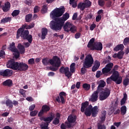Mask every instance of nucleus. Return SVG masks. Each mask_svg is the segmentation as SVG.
I'll return each mask as SVG.
<instances>
[{
  "label": "nucleus",
  "mask_w": 129,
  "mask_h": 129,
  "mask_svg": "<svg viewBox=\"0 0 129 129\" xmlns=\"http://www.w3.org/2000/svg\"><path fill=\"white\" fill-rule=\"evenodd\" d=\"M109 74L112 75L106 79L107 84H111L112 81L115 82L116 84H121L122 82V77L119 76V73L118 71L113 69L109 73Z\"/></svg>",
  "instance_id": "obj_4"
},
{
  "label": "nucleus",
  "mask_w": 129,
  "mask_h": 129,
  "mask_svg": "<svg viewBox=\"0 0 129 129\" xmlns=\"http://www.w3.org/2000/svg\"><path fill=\"white\" fill-rule=\"evenodd\" d=\"M36 107V105L33 104L30 106L29 108V111H33L34 109H35V108Z\"/></svg>",
  "instance_id": "obj_55"
},
{
  "label": "nucleus",
  "mask_w": 129,
  "mask_h": 129,
  "mask_svg": "<svg viewBox=\"0 0 129 129\" xmlns=\"http://www.w3.org/2000/svg\"><path fill=\"white\" fill-rule=\"evenodd\" d=\"M124 49V46L122 44H118L114 48V51H123Z\"/></svg>",
  "instance_id": "obj_24"
},
{
  "label": "nucleus",
  "mask_w": 129,
  "mask_h": 129,
  "mask_svg": "<svg viewBox=\"0 0 129 129\" xmlns=\"http://www.w3.org/2000/svg\"><path fill=\"white\" fill-rule=\"evenodd\" d=\"M75 63L73 62L70 66V70L72 73L75 72Z\"/></svg>",
  "instance_id": "obj_39"
},
{
  "label": "nucleus",
  "mask_w": 129,
  "mask_h": 129,
  "mask_svg": "<svg viewBox=\"0 0 129 129\" xmlns=\"http://www.w3.org/2000/svg\"><path fill=\"white\" fill-rule=\"evenodd\" d=\"M110 95V90L108 88L102 91L99 94V99L101 101L105 100Z\"/></svg>",
  "instance_id": "obj_9"
},
{
  "label": "nucleus",
  "mask_w": 129,
  "mask_h": 129,
  "mask_svg": "<svg viewBox=\"0 0 129 129\" xmlns=\"http://www.w3.org/2000/svg\"><path fill=\"white\" fill-rule=\"evenodd\" d=\"M18 49L19 50L21 54H24L25 53V51H26V49H25V46L22 45L21 43H19L18 45Z\"/></svg>",
  "instance_id": "obj_25"
},
{
  "label": "nucleus",
  "mask_w": 129,
  "mask_h": 129,
  "mask_svg": "<svg viewBox=\"0 0 129 129\" xmlns=\"http://www.w3.org/2000/svg\"><path fill=\"white\" fill-rule=\"evenodd\" d=\"M92 51H101L102 50V43L100 42H96L94 43V46L91 48Z\"/></svg>",
  "instance_id": "obj_14"
},
{
  "label": "nucleus",
  "mask_w": 129,
  "mask_h": 129,
  "mask_svg": "<svg viewBox=\"0 0 129 129\" xmlns=\"http://www.w3.org/2000/svg\"><path fill=\"white\" fill-rule=\"evenodd\" d=\"M97 84L98 85L97 89V91L100 92L102 90V88L105 87L106 83L103 80H100L97 82Z\"/></svg>",
  "instance_id": "obj_15"
},
{
  "label": "nucleus",
  "mask_w": 129,
  "mask_h": 129,
  "mask_svg": "<svg viewBox=\"0 0 129 129\" xmlns=\"http://www.w3.org/2000/svg\"><path fill=\"white\" fill-rule=\"evenodd\" d=\"M14 53H16V54H15V58H16V59H18V58H19V57H20V52H19V50L17 49L16 50V51H13Z\"/></svg>",
  "instance_id": "obj_57"
},
{
  "label": "nucleus",
  "mask_w": 129,
  "mask_h": 129,
  "mask_svg": "<svg viewBox=\"0 0 129 129\" xmlns=\"http://www.w3.org/2000/svg\"><path fill=\"white\" fill-rule=\"evenodd\" d=\"M32 18H33V15L32 14H28L25 16V21L26 23H30L32 21Z\"/></svg>",
  "instance_id": "obj_31"
},
{
  "label": "nucleus",
  "mask_w": 129,
  "mask_h": 129,
  "mask_svg": "<svg viewBox=\"0 0 129 129\" xmlns=\"http://www.w3.org/2000/svg\"><path fill=\"white\" fill-rule=\"evenodd\" d=\"M28 64L29 65H34V64H35V59L32 58L28 59Z\"/></svg>",
  "instance_id": "obj_47"
},
{
  "label": "nucleus",
  "mask_w": 129,
  "mask_h": 129,
  "mask_svg": "<svg viewBox=\"0 0 129 129\" xmlns=\"http://www.w3.org/2000/svg\"><path fill=\"white\" fill-rule=\"evenodd\" d=\"M81 36V33H77L75 35V38L76 39H79L80 38Z\"/></svg>",
  "instance_id": "obj_59"
},
{
  "label": "nucleus",
  "mask_w": 129,
  "mask_h": 129,
  "mask_svg": "<svg viewBox=\"0 0 129 129\" xmlns=\"http://www.w3.org/2000/svg\"><path fill=\"white\" fill-rule=\"evenodd\" d=\"M84 4L86 8H89L91 7V5H92V3H91L89 0H86Z\"/></svg>",
  "instance_id": "obj_38"
},
{
  "label": "nucleus",
  "mask_w": 129,
  "mask_h": 129,
  "mask_svg": "<svg viewBox=\"0 0 129 129\" xmlns=\"http://www.w3.org/2000/svg\"><path fill=\"white\" fill-rule=\"evenodd\" d=\"M7 68L13 69V70H18L21 72L27 71L29 69V66L27 63L21 62H16L15 60L12 59L7 63Z\"/></svg>",
  "instance_id": "obj_3"
},
{
  "label": "nucleus",
  "mask_w": 129,
  "mask_h": 129,
  "mask_svg": "<svg viewBox=\"0 0 129 129\" xmlns=\"http://www.w3.org/2000/svg\"><path fill=\"white\" fill-rule=\"evenodd\" d=\"M4 86H8V87H12L13 86V80L8 79L3 82Z\"/></svg>",
  "instance_id": "obj_21"
},
{
  "label": "nucleus",
  "mask_w": 129,
  "mask_h": 129,
  "mask_svg": "<svg viewBox=\"0 0 129 129\" xmlns=\"http://www.w3.org/2000/svg\"><path fill=\"white\" fill-rule=\"evenodd\" d=\"M58 60H57V63L58 64V66H55V64H56V62H57L56 61H54V64H51V66L52 67H49V70H50V71H54V72H56V71H57V70H58L59 67H60V66H61V60H60V58L58 57Z\"/></svg>",
  "instance_id": "obj_16"
},
{
  "label": "nucleus",
  "mask_w": 129,
  "mask_h": 129,
  "mask_svg": "<svg viewBox=\"0 0 129 129\" xmlns=\"http://www.w3.org/2000/svg\"><path fill=\"white\" fill-rule=\"evenodd\" d=\"M29 30H25L23 28H19L18 29L16 34V38L19 39L20 37L23 38V40L29 35Z\"/></svg>",
  "instance_id": "obj_8"
},
{
  "label": "nucleus",
  "mask_w": 129,
  "mask_h": 129,
  "mask_svg": "<svg viewBox=\"0 0 129 129\" xmlns=\"http://www.w3.org/2000/svg\"><path fill=\"white\" fill-rule=\"evenodd\" d=\"M48 35V29L46 28H42L41 29V39L45 40L46 36Z\"/></svg>",
  "instance_id": "obj_19"
},
{
  "label": "nucleus",
  "mask_w": 129,
  "mask_h": 129,
  "mask_svg": "<svg viewBox=\"0 0 129 129\" xmlns=\"http://www.w3.org/2000/svg\"><path fill=\"white\" fill-rule=\"evenodd\" d=\"M106 1H109V0H105ZM113 2H115V0H113ZM98 4L100 7H104L105 5V1L104 0H98Z\"/></svg>",
  "instance_id": "obj_35"
},
{
  "label": "nucleus",
  "mask_w": 129,
  "mask_h": 129,
  "mask_svg": "<svg viewBox=\"0 0 129 129\" xmlns=\"http://www.w3.org/2000/svg\"><path fill=\"white\" fill-rule=\"evenodd\" d=\"M47 6L46 5H44L42 7V8L41 10V14H44V13H46V12H47Z\"/></svg>",
  "instance_id": "obj_49"
},
{
  "label": "nucleus",
  "mask_w": 129,
  "mask_h": 129,
  "mask_svg": "<svg viewBox=\"0 0 129 129\" xmlns=\"http://www.w3.org/2000/svg\"><path fill=\"white\" fill-rule=\"evenodd\" d=\"M94 60H93V57H92V55L91 54H88L85 58V61L83 64V66L85 67V68H87V69H89L92 64Z\"/></svg>",
  "instance_id": "obj_6"
},
{
  "label": "nucleus",
  "mask_w": 129,
  "mask_h": 129,
  "mask_svg": "<svg viewBox=\"0 0 129 129\" xmlns=\"http://www.w3.org/2000/svg\"><path fill=\"white\" fill-rule=\"evenodd\" d=\"M77 31V27L74 25L73 23L72 24V26L69 30V32H71V33H75Z\"/></svg>",
  "instance_id": "obj_29"
},
{
  "label": "nucleus",
  "mask_w": 129,
  "mask_h": 129,
  "mask_svg": "<svg viewBox=\"0 0 129 129\" xmlns=\"http://www.w3.org/2000/svg\"><path fill=\"white\" fill-rule=\"evenodd\" d=\"M95 28H96V24L93 23L90 26V31H93Z\"/></svg>",
  "instance_id": "obj_53"
},
{
  "label": "nucleus",
  "mask_w": 129,
  "mask_h": 129,
  "mask_svg": "<svg viewBox=\"0 0 129 129\" xmlns=\"http://www.w3.org/2000/svg\"><path fill=\"white\" fill-rule=\"evenodd\" d=\"M69 71V67H61L59 69V73L61 74H65L67 72Z\"/></svg>",
  "instance_id": "obj_26"
},
{
  "label": "nucleus",
  "mask_w": 129,
  "mask_h": 129,
  "mask_svg": "<svg viewBox=\"0 0 129 129\" xmlns=\"http://www.w3.org/2000/svg\"><path fill=\"white\" fill-rule=\"evenodd\" d=\"M24 40H27L30 44L32 43L33 41V36L32 35H28Z\"/></svg>",
  "instance_id": "obj_40"
},
{
  "label": "nucleus",
  "mask_w": 129,
  "mask_h": 129,
  "mask_svg": "<svg viewBox=\"0 0 129 129\" xmlns=\"http://www.w3.org/2000/svg\"><path fill=\"white\" fill-rule=\"evenodd\" d=\"M117 54H118V59H122V58H123V55H124V52L123 50L120 51L117 53Z\"/></svg>",
  "instance_id": "obj_41"
},
{
  "label": "nucleus",
  "mask_w": 129,
  "mask_h": 129,
  "mask_svg": "<svg viewBox=\"0 0 129 129\" xmlns=\"http://www.w3.org/2000/svg\"><path fill=\"white\" fill-rule=\"evenodd\" d=\"M98 68H98L97 67H96L95 66H94L92 67V71L93 72H95V71H96L97 70H98Z\"/></svg>",
  "instance_id": "obj_63"
},
{
  "label": "nucleus",
  "mask_w": 129,
  "mask_h": 129,
  "mask_svg": "<svg viewBox=\"0 0 129 129\" xmlns=\"http://www.w3.org/2000/svg\"><path fill=\"white\" fill-rule=\"evenodd\" d=\"M101 20V15H98V16L96 17V22H98L99 21Z\"/></svg>",
  "instance_id": "obj_58"
},
{
  "label": "nucleus",
  "mask_w": 129,
  "mask_h": 129,
  "mask_svg": "<svg viewBox=\"0 0 129 129\" xmlns=\"http://www.w3.org/2000/svg\"><path fill=\"white\" fill-rule=\"evenodd\" d=\"M123 44L124 46H126V45H128L129 44V37H125L123 41Z\"/></svg>",
  "instance_id": "obj_46"
},
{
  "label": "nucleus",
  "mask_w": 129,
  "mask_h": 129,
  "mask_svg": "<svg viewBox=\"0 0 129 129\" xmlns=\"http://www.w3.org/2000/svg\"><path fill=\"white\" fill-rule=\"evenodd\" d=\"M14 71L12 70L6 69L5 71L0 72V75L3 77H10L13 75Z\"/></svg>",
  "instance_id": "obj_12"
},
{
  "label": "nucleus",
  "mask_w": 129,
  "mask_h": 129,
  "mask_svg": "<svg viewBox=\"0 0 129 129\" xmlns=\"http://www.w3.org/2000/svg\"><path fill=\"white\" fill-rule=\"evenodd\" d=\"M59 122H60V119H59V118H55L53 121H52L53 124H55V125L59 124Z\"/></svg>",
  "instance_id": "obj_43"
},
{
  "label": "nucleus",
  "mask_w": 129,
  "mask_h": 129,
  "mask_svg": "<svg viewBox=\"0 0 129 129\" xmlns=\"http://www.w3.org/2000/svg\"><path fill=\"white\" fill-rule=\"evenodd\" d=\"M81 112H84L86 116H93V117H96L99 109L98 106H95L93 107L91 104L89 105V102L86 101L82 103L81 107Z\"/></svg>",
  "instance_id": "obj_2"
},
{
  "label": "nucleus",
  "mask_w": 129,
  "mask_h": 129,
  "mask_svg": "<svg viewBox=\"0 0 129 129\" xmlns=\"http://www.w3.org/2000/svg\"><path fill=\"white\" fill-rule=\"evenodd\" d=\"M19 14H20V10H15L12 13V16L13 17H16V16H18Z\"/></svg>",
  "instance_id": "obj_45"
},
{
  "label": "nucleus",
  "mask_w": 129,
  "mask_h": 129,
  "mask_svg": "<svg viewBox=\"0 0 129 129\" xmlns=\"http://www.w3.org/2000/svg\"><path fill=\"white\" fill-rule=\"evenodd\" d=\"M100 76H101V71H97L96 74V78H99V77H100Z\"/></svg>",
  "instance_id": "obj_56"
},
{
  "label": "nucleus",
  "mask_w": 129,
  "mask_h": 129,
  "mask_svg": "<svg viewBox=\"0 0 129 129\" xmlns=\"http://www.w3.org/2000/svg\"><path fill=\"white\" fill-rule=\"evenodd\" d=\"M128 84L129 79L127 78V76H126L125 79L123 80V85H124V86H127Z\"/></svg>",
  "instance_id": "obj_42"
},
{
  "label": "nucleus",
  "mask_w": 129,
  "mask_h": 129,
  "mask_svg": "<svg viewBox=\"0 0 129 129\" xmlns=\"http://www.w3.org/2000/svg\"><path fill=\"white\" fill-rule=\"evenodd\" d=\"M41 109L44 113H46L48 112V111H49L50 109H51V108H50V106L47 105H43L41 108Z\"/></svg>",
  "instance_id": "obj_30"
},
{
  "label": "nucleus",
  "mask_w": 129,
  "mask_h": 129,
  "mask_svg": "<svg viewBox=\"0 0 129 129\" xmlns=\"http://www.w3.org/2000/svg\"><path fill=\"white\" fill-rule=\"evenodd\" d=\"M65 76H66V77H67L68 78V79H69V78H70V77H71V76H72V74H71V72H70L69 70V72L66 73L64 74Z\"/></svg>",
  "instance_id": "obj_50"
},
{
  "label": "nucleus",
  "mask_w": 129,
  "mask_h": 129,
  "mask_svg": "<svg viewBox=\"0 0 129 129\" xmlns=\"http://www.w3.org/2000/svg\"><path fill=\"white\" fill-rule=\"evenodd\" d=\"M126 99H127V95L126 93L123 94V97L121 99L120 101V105L122 106L124 103H125V101H126Z\"/></svg>",
  "instance_id": "obj_28"
},
{
  "label": "nucleus",
  "mask_w": 129,
  "mask_h": 129,
  "mask_svg": "<svg viewBox=\"0 0 129 129\" xmlns=\"http://www.w3.org/2000/svg\"><path fill=\"white\" fill-rule=\"evenodd\" d=\"M11 18L7 17L5 18H3L2 20H1V23L2 24H6V23H8V22H11Z\"/></svg>",
  "instance_id": "obj_37"
},
{
  "label": "nucleus",
  "mask_w": 129,
  "mask_h": 129,
  "mask_svg": "<svg viewBox=\"0 0 129 129\" xmlns=\"http://www.w3.org/2000/svg\"><path fill=\"white\" fill-rule=\"evenodd\" d=\"M98 93H99V91H98L97 90L95 91L91 96L90 101H91L92 102H95V101H97V99L98 98Z\"/></svg>",
  "instance_id": "obj_17"
},
{
  "label": "nucleus",
  "mask_w": 129,
  "mask_h": 129,
  "mask_svg": "<svg viewBox=\"0 0 129 129\" xmlns=\"http://www.w3.org/2000/svg\"><path fill=\"white\" fill-rule=\"evenodd\" d=\"M6 104L7 106H9V108H13V101L10 99L6 100Z\"/></svg>",
  "instance_id": "obj_36"
},
{
  "label": "nucleus",
  "mask_w": 129,
  "mask_h": 129,
  "mask_svg": "<svg viewBox=\"0 0 129 129\" xmlns=\"http://www.w3.org/2000/svg\"><path fill=\"white\" fill-rule=\"evenodd\" d=\"M120 113L121 115H124L126 113V106H123L120 108Z\"/></svg>",
  "instance_id": "obj_33"
},
{
  "label": "nucleus",
  "mask_w": 129,
  "mask_h": 129,
  "mask_svg": "<svg viewBox=\"0 0 129 129\" xmlns=\"http://www.w3.org/2000/svg\"><path fill=\"white\" fill-rule=\"evenodd\" d=\"M76 19H77V13H74L72 17V20L73 21H75Z\"/></svg>",
  "instance_id": "obj_64"
},
{
  "label": "nucleus",
  "mask_w": 129,
  "mask_h": 129,
  "mask_svg": "<svg viewBox=\"0 0 129 129\" xmlns=\"http://www.w3.org/2000/svg\"><path fill=\"white\" fill-rule=\"evenodd\" d=\"M5 55H6V52H5V51L3 50H1L0 51V57H4V56H5Z\"/></svg>",
  "instance_id": "obj_60"
},
{
  "label": "nucleus",
  "mask_w": 129,
  "mask_h": 129,
  "mask_svg": "<svg viewBox=\"0 0 129 129\" xmlns=\"http://www.w3.org/2000/svg\"><path fill=\"white\" fill-rule=\"evenodd\" d=\"M85 8V5L84 3H80L78 4V9H80L81 11H84Z\"/></svg>",
  "instance_id": "obj_32"
},
{
  "label": "nucleus",
  "mask_w": 129,
  "mask_h": 129,
  "mask_svg": "<svg viewBox=\"0 0 129 129\" xmlns=\"http://www.w3.org/2000/svg\"><path fill=\"white\" fill-rule=\"evenodd\" d=\"M90 84L85 83L83 84V88L84 89V90H86V91H88L89 89H90Z\"/></svg>",
  "instance_id": "obj_34"
},
{
  "label": "nucleus",
  "mask_w": 129,
  "mask_h": 129,
  "mask_svg": "<svg viewBox=\"0 0 129 129\" xmlns=\"http://www.w3.org/2000/svg\"><path fill=\"white\" fill-rule=\"evenodd\" d=\"M39 12V7L35 6L34 8V13L36 14Z\"/></svg>",
  "instance_id": "obj_61"
},
{
  "label": "nucleus",
  "mask_w": 129,
  "mask_h": 129,
  "mask_svg": "<svg viewBox=\"0 0 129 129\" xmlns=\"http://www.w3.org/2000/svg\"><path fill=\"white\" fill-rule=\"evenodd\" d=\"M65 13V8L64 6H61V8H55L50 13V17L52 19L50 23V27L53 31L56 32H60L62 30V27L64 25L66 21L69 19L70 16L69 13ZM63 15V16H62ZM61 18H59L60 17Z\"/></svg>",
  "instance_id": "obj_1"
},
{
  "label": "nucleus",
  "mask_w": 129,
  "mask_h": 129,
  "mask_svg": "<svg viewBox=\"0 0 129 129\" xmlns=\"http://www.w3.org/2000/svg\"><path fill=\"white\" fill-rule=\"evenodd\" d=\"M94 66H96V67H98V68H99L100 67V62L99 61L96 60L94 62Z\"/></svg>",
  "instance_id": "obj_54"
},
{
  "label": "nucleus",
  "mask_w": 129,
  "mask_h": 129,
  "mask_svg": "<svg viewBox=\"0 0 129 129\" xmlns=\"http://www.w3.org/2000/svg\"><path fill=\"white\" fill-rule=\"evenodd\" d=\"M76 119H77V116L76 115H70L68 118V122L74 123L76 121Z\"/></svg>",
  "instance_id": "obj_22"
},
{
  "label": "nucleus",
  "mask_w": 129,
  "mask_h": 129,
  "mask_svg": "<svg viewBox=\"0 0 129 129\" xmlns=\"http://www.w3.org/2000/svg\"><path fill=\"white\" fill-rule=\"evenodd\" d=\"M94 41H95V38H92L89 41L87 47L88 48H92V46L94 45Z\"/></svg>",
  "instance_id": "obj_27"
},
{
  "label": "nucleus",
  "mask_w": 129,
  "mask_h": 129,
  "mask_svg": "<svg viewBox=\"0 0 129 129\" xmlns=\"http://www.w3.org/2000/svg\"><path fill=\"white\" fill-rule=\"evenodd\" d=\"M44 113H45L41 109L38 113V116L40 117V116H43V114H44Z\"/></svg>",
  "instance_id": "obj_62"
},
{
  "label": "nucleus",
  "mask_w": 129,
  "mask_h": 129,
  "mask_svg": "<svg viewBox=\"0 0 129 129\" xmlns=\"http://www.w3.org/2000/svg\"><path fill=\"white\" fill-rule=\"evenodd\" d=\"M59 96H57L56 98V100L58 103L61 102L62 104L65 103V99H64V96H66V93L65 92H61L59 94Z\"/></svg>",
  "instance_id": "obj_13"
},
{
  "label": "nucleus",
  "mask_w": 129,
  "mask_h": 129,
  "mask_svg": "<svg viewBox=\"0 0 129 129\" xmlns=\"http://www.w3.org/2000/svg\"><path fill=\"white\" fill-rule=\"evenodd\" d=\"M87 68L84 67V66L81 69V73L82 75H84L85 73H86V71H87Z\"/></svg>",
  "instance_id": "obj_44"
},
{
  "label": "nucleus",
  "mask_w": 129,
  "mask_h": 129,
  "mask_svg": "<svg viewBox=\"0 0 129 129\" xmlns=\"http://www.w3.org/2000/svg\"><path fill=\"white\" fill-rule=\"evenodd\" d=\"M72 122H69L67 123V126L68 128H73V126H74V125L72 124Z\"/></svg>",
  "instance_id": "obj_51"
},
{
  "label": "nucleus",
  "mask_w": 129,
  "mask_h": 129,
  "mask_svg": "<svg viewBox=\"0 0 129 129\" xmlns=\"http://www.w3.org/2000/svg\"><path fill=\"white\" fill-rule=\"evenodd\" d=\"M105 118H106V111L104 110L101 114V120L99 121V122L97 123V129H106L105 125L102 124L105 121Z\"/></svg>",
  "instance_id": "obj_7"
},
{
  "label": "nucleus",
  "mask_w": 129,
  "mask_h": 129,
  "mask_svg": "<svg viewBox=\"0 0 129 129\" xmlns=\"http://www.w3.org/2000/svg\"><path fill=\"white\" fill-rule=\"evenodd\" d=\"M8 49L10 50V51H12V52H17V50H18V49L16 48V43H15L14 42H13L10 44Z\"/></svg>",
  "instance_id": "obj_23"
},
{
  "label": "nucleus",
  "mask_w": 129,
  "mask_h": 129,
  "mask_svg": "<svg viewBox=\"0 0 129 129\" xmlns=\"http://www.w3.org/2000/svg\"><path fill=\"white\" fill-rule=\"evenodd\" d=\"M11 8V3L9 2L5 4V6L2 7V10L4 13H7L8 11H10Z\"/></svg>",
  "instance_id": "obj_20"
},
{
  "label": "nucleus",
  "mask_w": 129,
  "mask_h": 129,
  "mask_svg": "<svg viewBox=\"0 0 129 129\" xmlns=\"http://www.w3.org/2000/svg\"><path fill=\"white\" fill-rule=\"evenodd\" d=\"M63 29L64 32H67V33H69V30L71 26H72V23L69 21H67L64 24H63Z\"/></svg>",
  "instance_id": "obj_18"
},
{
  "label": "nucleus",
  "mask_w": 129,
  "mask_h": 129,
  "mask_svg": "<svg viewBox=\"0 0 129 129\" xmlns=\"http://www.w3.org/2000/svg\"><path fill=\"white\" fill-rule=\"evenodd\" d=\"M20 29H23V30H25V29L26 30L30 29V28H29V25L27 24L23 25L22 28H20Z\"/></svg>",
  "instance_id": "obj_52"
},
{
  "label": "nucleus",
  "mask_w": 129,
  "mask_h": 129,
  "mask_svg": "<svg viewBox=\"0 0 129 129\" xmlns=\"http://www.w3.org/2000/svg\"><path fill=\"white\" fill-rule=\"evenodd\" d=\"M39 119L41 121H46V122H51L55 118V114L53 112H50L49 113V116L47 117H45L43 116H39Z\"/></svg>",
  "instance_id": "obj_10"
},
{
  "label": "nucleus",
  "mask_w": 129,
  "mask_h": 129,
  "mask_svg": "<svg viewBox=\"0 0 129 129\" xmlns=\"http://www.w3.org/2000/svg\"><path fill=\"white\" fill-rule=\"evenodd\" d=\"M113 67V63L111 62L107 64L105 67L102 69L103 74H106V73H110L111 69Z\"/></svg>",
  "instance_id": "obj_11"
},
{
  "label": "nucleus",
  "mask_w": 129,
  "mask_h": 129,
  "mask_svg": "<svg viewBox=\"0 0 129 129\" xmlns=\"http://www.w3.org/2000/svg\"><path fill=\"white\" fill-rule=\"evenodd\" d=\"M38 114V110L31 111L30 112V116H36Z\"/></svg>",
  "instance_id": "obj_48"
},
{
  "label": "nucleus",
  "mask_w": 129,
  "mask_h": 129,
  "mask_svg": "<svg viewBox=\"0 0 129 129\" xmlns=\"http://www.w3.org/2000/svg\"><path fill=\"white\" fill-rule=\"evenodd\" d=\"M58 56H53L52 58H49V57H44L42 60V63L44 66H48V65H54V61H56V63H55L54 66L58 67Z\"/></svg>",
  "instance_id": "obj_5"
}]
</instances>
